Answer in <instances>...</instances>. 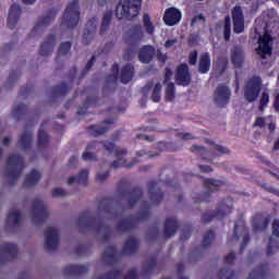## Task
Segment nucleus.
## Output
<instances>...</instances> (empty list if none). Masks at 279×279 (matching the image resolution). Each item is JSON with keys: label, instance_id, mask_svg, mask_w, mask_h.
Here are the masks:
<instances>
[{"label": "nucleus", "instance_id": "nucleus-1", "mask_svg": "<svg viewBox=\"0 0 279 279\" xmlns=\"http://www.w3.org/2000/svg\"><path fill=\"white\" fill-rule=\"evenodd\" d=\"M271 27H278L276 11H271L270 14H264V22L262 17L255 21V33L259 36L257 53L264 60L267 56H271Z\"/></svg>", "mask_w": 279, "mask_h": 279}, {"label": "nucleus", "instance_id": "nucleus-2", "mask_svg": "<svg viewBox=\"0 0 279 279\" xmlns=\"http://www.w3.org/2000/svg\"><path fill=\"white\" fill-rule=\"evenodd\" d=\"M140 252V245H124L121 252L118 251L116 245L106 246L101 258L106 266L114 267L123 256H134Z\"/></svg>", "mask_w": 279, "mask_h": 279}, {"label": "nucleus", "instance_id": "nucleus-3", "mask_svg": "<svg viewBox=\"0 0 279 279\" xmlns=\"http://www.w3.org/2000/svg\"><path fill=\"white\" fill-rule=\"evenodd\" d=\"M154 34H156V26H154L149 14L143 16V26H134L130 31L131 40L135 43L146 40L147 36H153Z\"/></svg>", "mask_w": 279, "mask_h": 279}, {"label": "nucleus", "instance_id": "nucleus-4", "mask_svg": "<svg viewBox=\"0 0 279 279\" xmlns=\"http://www.w3.org/2000/svg\"><path fill=\"white\" fill-rule=\"evenodd\" d=\"M142 0H120L116 9L118 19H134L138 16Z\"/></svg>", "mask_w": 279, "mask_h": 279}, {"label": "nucleus", "instance_id": "nucleus-5", "mask_svg": "<svg viewBox=\"0 0 279 279\" xmlns=\"http://www.w3.org/2000/svg\"><path fill=\"white\" fill-rule=\"evenodd\" d=\"M77 23H80V7L77 0H74L66 8L61 25L63 27H75Z\"/></svg>", "mask_w": 279, "mask_h": 279}, {"label": "nucleus", "instance_id": "nucleus-6", "mask_svg": "<svg viewBox=\"0 0 279 279\" xmlns=\"http://www.w3.org/2000/svg\"><path fill=\"white\" fill-rule=\"evenodd\" d=\"M258 95H260V78L255 77L246 84L244 97L248 104H252V101H256V99H258Z\"/></svg>", "mask_w": 279, "mask_h": 279}, {"label": "nucleus", "instance_id": "nucleus-7", "mask_svg": "<svg viewBox=\"0 0 279 279\" xmlns=\"http://www.w3.org/2000/svg\"><path fill=\"white\" fill-rule=\"evenodd\" d=\"M105 148L107 149V151H113L114 156H117L118 158L117 161H113V165H112L113 167H126L128 169H130L131 167H134V163L128 162L126 159H123V156L128 154L125 149L116 147L114 144L112 143L105 144Z\"/></svg>", "mask_w": 279, "mask_h": 279}, {"label": "nucleus", "instance_id": "nucleus-8", "mask_svg": "<svg viewBox=\"0 0 279 279\" xmlns=\"http://www.w3.org/2000/svg\"><path fill=\"white\" fill-rule=\"evenodd\" d=\"M8 167L10 169L9 180H16L21 178V169L23 168V158L19 155L11 156L8 160Z\"/></svg>", "mask_w": 279, "mask_h": 279}, {"label": "nucleus", "instance_id": "nucleus-9", "mask_svg": "<svg viewBox=\"0 0 279 279\" xmlns=\"http://www.w3.org/2000/svg\"><path fill=\"white\" fill-rule=\"evenodd\" d=\"M51 213L47 209V205L43 201H36L33 207V221L35 223H43Z\"/></svg>", "mask_w": 279, "mask_h": 279}, {"label": "nucleus", "instance_id": "nucleus-10", "mask_svg": "<svg viewBox=\"0 0 279 279\" xmlns=\"http://www.w3.org/2000/svg\"><path fill=\"white\" fill-rule=\"evenodd\" d=\"M19 248L16 245H1L0 246V264L4 265L8 262L16 260Z\"/></svg>", "mask_w": 279, "mask_h": 279}, {"label": "nucleus", "instance_id": "nucleus-11", "mask_svg": "<svg viewBox=\"0 0 279 279\" xmlns=\"http://www.w3.org/2000/svg\"><path fill=\"white\" fill-rule=\"evenodd\" d=\"M233 20V32L235 34H242L245 29V17L243 16V9L241 7H235L232 10Z\"/></svg>", "mask_w": 279, "mask_h": 279}, {"label": "nucleus", "instance_id": "nucleus-12", "mask_svg": "<svg viewBox=\"0 0 279 279\" xmlns=\"http://www.w3.org/2000/svg\"><path fill=\"white\" fill-rule=\"evenodd\" d=\"M89 272V268L85 265L71 264L63 268V276L66 278H76L85 276Z\"/></svg>", "mask_w": 279, "mask_h": 279}, {"label": "nucleus", "instance_id": "nucleus-13", "mask_svg": "<svg viewBox=\"0 0 279 279\" xmlns=\"http://www.w3.org/2000/svg\"><path fill=\"white\" fill-rule=\"evenodd\" d=\"M165 268L162 262H158V254H154L144 264L143 274L144 276L151 275L155 270H161Z\"/></svg>", "mask_w": 279, "mask_h": 279}, {"label": "nucleus", "instance_id": "nucleus-14", "mask_svg": "<svg viewBox=\"0 0 279 279\" xmlns=\"http://www.w3.org/2000/svg\"><path fill=\"white\" fill-rule=\"evenodd\" d=\"M182 21V12L175 8H170L166 10L163 15V22L169 27H173V25H178Z\"/></svg>", "mask_w": 279, "mask_h": 279}, {"label": "nucleus", "instance_id": "nucleus-15", "mask_svg": "<svg viewBox=\"0 0 279 279\" xmlns=\"http://www.w3.org/2000/svg\"><path fill=\"white\" fill-rule=\"evenodd\" d=\"M269 226V218L263 214H257L254 216L252 221V227L254 232H265L266 228Z\"/></svg>", "mask_w": 279, "mask_h": 279}, {"label": "nucleus", "instance_id": "nucleus-16", "mask_svg": "<svg viewBox=\"0 0 279 279\" xmlns=\"http://www.w3.org/2000/svg\"><path fill=\"white\" fill-rule=\"evenodd\" d=\"M175 80L181 86H187V84L191 83V73H189V65L181 64L178 68Z\"/></svg>", "mask_w": 279, "mask_h": 279}, {"label": "nucleus", "instance_id": "nucleus-17", "mask_svg": "<svg viewBox=\"0 0 279 279\" xmlns=\"http://www.w3.org/2000/svg\"><path fill=\"white\" fill-rule=\"evenodd\" d=\"M214 99L218 106H225L230 100V89L226 86H219L216 89Z\"/></svg>", "mask_w": 279, "mask_h": 279}, {"label": "nucleus", "instance_id": "nucleus-18", "mask_svg": "<svg viewBox=\"0 0 279 279\" xmlns=\"http://www.w3.org/2000/svg\"><path fill=\"white\" fill-rule=\"evenodd\" d=\"M19 19H21V7L19 4H13L9 12L8 27H10V29H14L16 27V23H19Z\"/></svg>", "mask_w": 279, "mask_h": 279}, {"label": "nucleus", "instance_id": "nucleus-19", "mask_svg": "<svg viewBox=\"0 0 279 279\" xmlns=\"http://www.w3.org/2000/svg\"><path fill=\"white\" fill-rule=\"evenodd\" d=\"M154 56H156L154 46H144L140 49L138 58L144 64H149V61L154 60Z\"/></svg>", "mask_w": 279, "mask_h": 279}, {"label": "nucleus", "instance_id": "nucleus-20", "mask_svg": "<svg viewBox=\"0 0 279 279\" xmlns=\"http://www.w3.org/2000/svg\"><path fill=\"white\" fill-rule=\"evenodd\" d=\"M44 236L47 245H58V243H60V233L56 227H49L45 231Z\"/></svg>", "mask_w": 279, "mask_h": 279}, {"label": "nucleus", "instance_id": "nucleus-21", "mask_svg": "<svg viewBox=\"0 0 279 279\" xmlns=\"http://www.w3.org/2000/svg\"><path fill=\"white\" fill-rule=\"evenodd\" d=\"M268 264H259L248 274V279H265L267 277Z\"/></svg>", "mask_w": 279, "mask_h": 279}, {"label": "nucleus", "instance_id": "nucleus-22", "mask_svg": "<svg viewBox=\"0 0 279 279\" xmlns=\"http://www.w3.org/2000/svg\"><path fill=\"white\" fill-rule=\"evenodd\" d=\"M209 71H210V54L208 52H205L199 57L198 72L208 73Z\"/></svg>", "mask_w": 279, "mask_h": 279}, {"label": "nucleus", "instance_id": "nucleus-23", "mask_svg": "<svg viewBox=\"0 0 279 279\" xmlns=\"http://www.w3.org/2000/svg\"><path fill=\"white\" fill-rule=\"evenodd\" d=\"M40 181V172L33 170L29 174L26 175V179L24 181V186L26 189H29L32 186H35V184H38Z\"/></svg>", "mask_w": 279, "mask_h": 279}, {"label": "nucleus", "instance_id": "nucleus-24", "mask_svg": "<svg viewBox=\"0 0 279 279\" xmlns=\"http://www.w3.org/2000/svg\"><path fill=\"white\" fill-rule=\"evenodd\" d=\"M243 50L241 48H234L231 51V62L232 64H234V68L239 69V66L243 64Z\"/></svg>", "mask_w": 279, "mask_h": 279}, {"label": "nucleus", "instance_id": "nucleus-25", "mask_svg": "<svg viewBox=\"0 0 279 279\" xmlns=\"http://www.w3.org/2000/svg\"><path fill=\"white\" fill-rule=\"evenodd\" d=\"M88 182V170H82L81 173H78L77 177H71L68 180V184L71 186V184H86Z\"/></svg>", "mask_w": 279, "mask_h": 279}, {"label": "nucleus", "instance_id": "nucleus-26", "mask_svg": "<svg viewBox=\"0 0 279 279\" xmlns=\"http://www.w3.org/2000/svg\"><path fill=\"white\" fill-rule=\"evenodd\" d=\"M97 29V24L94 22H88L87 23V31L83 35V43L85 45H88L90 40L95 38V31Z\"/></svg>", "mask_w": 279, "mask_h": 279}, {"label": "nucleus", "instance_id": "nucleus-27", "mask_svg": "<svg viewBox=\"0 0 279 279\" xmlns=\"http://www.w3.org/2000/svg\"><path fill=\"white\" fill-rule=\"evenodd\" d=\"M53 47H56V37H49L47 41L41 45L40 53L41 56H49L51 51H53Z\"/></svg>", "mask_w": 279, "mask_h": 279}, {"label": "nucleus", "instance_id": "nucleus-28", "mask_svg": "<svg viewBox=\"0 0 279 279\" xmlns=\"http://www.w3.org/2000/svg\"><path fill=\"white\" fill-rule=\"evenodd\" d=\"M175 230H178V222L173 219H167L165 223V236H173L175 234Z\"/></svg>", "mask_w": 279, "mask_h": 279}, {"label": "nucleus", "instance_id": "nucleus-29", "mask_svg": "<svg viewBox=\"0 0 279 279\" xmlns=\"http://www.w3.org/2000/svg\"><path fill=\"white\" fill-rule=\"evenodd\" d=\"M132 77H134V68L132 65L124 66L121 74V82L128 84L132 82Z\"/></svg>", "mask_w": 279, "mask_h": 279}, {"label": "nucleus", "instance_id": "nucleus-30", "mask_svg": "<svg viewBox=\"0 0 279 279\" xmlns=\"http://www.w3.org/2000/svg\"><path fill=\"white\" fill-rule=\"evenodd\" d=\"M16 223H21V211L13 209L8 215L7 226H16Z\"/></svg>", "mask_w": 279, "mask_h": 279}, {"label": "nucleus", "instance_id": "nucleus-31", "mask_svg": "<svg viewBox=\"0 0 279 279\" xmlns=\"http://www.w3.org/2000/svg\"><path fill=\"white\" fill-rule=\"evenodd\" d=\"M208 245H203V246H197L196 248L192 250L190 253H189V260L190 262H196V260H199L201 257H202V251H207L208 250Z\"/></svg>", "mask_w": 279, "mask_h": 279}, {"label": "nucleus", "instance_id": "nucleus-32", "mask_svg": "<svg viewBox=\"0 0 279 279\" xmlns=\"http://www.w3.org/2000/svg\"><path fill=\"white\" fill-rule=\"evenodd\" d=\"M232 213V202L228 201L227 203H221L218 207V215L216 216L217 219L219 217H223L225 215H230Z\"/></svg>", "mask_w": 279, "mask_h": 279}, {"label": "nucleus", "instance_id": "nucleus-33", "mask_svg": "<svg viewBox=\"0 0 279 279\" xmlns=\"http://www.w3.org/2000/svg\"><path fill=\"white\" fill-rule=\"evenodd\" d=\"M279 239V220L275 219L271 223V235L269 238L270 243L278 241Z\"/></svg>", "mask_w": 279, "mask_h": 279}, {"label": "nucleus", "instance_id": "nucleus-34", "mask_svg": "<svg viewBox=\"0 0 279 279\" xmlns=\"http://www.w3.org/2000/svg\"><path fill=\"white\" fill-rule=\"evenodd\" d=\"M235 276L234 270L230 268H223L218 272V279H233Z\"/></svg>", "mask_w": 279, "mask_h": 279}, {"label": "nucleus", "instance_id": "nucleus-35", "mask_svg": "<svg viewBox=\"0 0 279 279\" xmlns=\"http://www.w3.org/2000/svg\"><path fill=\"white\" fill-rule=\"evenodd\" d=\"M121 270H110L105 275L98 276L96 279H120Z\"/></svg>", "mask_w": 279, "mask_h": 279}, {"label": "nucleus", "instance_id": "nucleus-36", "mask_svg": "<svg viewBox=\"0 0 279 279\" xmlns=\"http://www.w3.org/2000/svg\"><path fill=\"white\" fill-rule=\"evenodd\" d=\"M175 97V86L172 83H169L166 87V99L168 101H173Z\"/></svg>", "mask_w": 279, "mask_h": 279}, {"label": "nucleus", "instance_id": "nucleus-37", "mask_svg": "<svg viewBox=\"0 0 279 279\" xmlns=\"http://www.w3.org/2000/svg\"><path fill=\"white\" fill-rule=\"evenodd\" d=\"M90 247L89 245H78L76 248H75V255L77 257H83V256H87L89 251H90Z\"/></svg>", "mask_w": 279, "mask_h": 279}, {"label": "nucleus", "instance_id": "nucleus-38", "mask_svg": "<svg viewBox=\"0 0 279 279\" xmlns=\"http://www.w3.org/2000/svg\"><path fill=\"white\" fill-rule=\"evenodd\" d=\"M235 239L236 240L242 239L244 245H246V243H250V235L245 230L239 231V229H235Z\"/></svg>", "mask_w": 279, "mask_h": 279}, {"label": "nucleus", "instance_id": "nucleus-39", "mask_svg": "<svg viewBox=\"0 0 279 279\" xmlns=\"http://www.w3.org/2000/svg\"><path fill=\"white\" fill-rule=\"evenodd\" d=\"M110 21H112V12H107L102 17L101 32H106L108 29Z\"/></svg>", "mask_w": 279, "mask_h": 279}, {"label": "nucleus", "instance_id": "nucleus-40", "mask_svg": "<svg viewBox=\"0 0 279 279\" xmlns=\"http://www.w3.org/2000/svg\"><path fill=\"white\" fill-rule=\"evenodd\" d=\"M223 34H225V39L230 40V34H231L230 16H227L225 20Z\"/></svg>", "mask_w": 279, "mask_h": 279}, {"label": "nucleus", "instance_id": "nucleus-41", "mask_svg": "<svg viewBox=\"0 0 279 279\" xmlns=\"http://www.w3.org/2000/svg\"><path fill=\"white\" fill-rule=\"evenodd\" d=\"M32 143V134L24 133L20 138V145L23 147H29V144Z\"/></svg>", "mask_w": 279, "mask_h": 279}, {"label": "nucleus", "instance_id": "nucleus-42", "mask_svg": "<svg viewBox=\"0 0 279 279\" xmlns=\"http://www.w3.org/2000/svg\"><path fill=\"white\" fill-rule=\"evenodd\" d=\"M162 90V85L157 84L153 89V101H160V92Z\"/></svg>", "mask_w": 279, "mask_h": 279}, {"label": "nucleus", "instance_id": "nucleus-43", "mask_svg": "<svg viewBox=\"0 0 279 279\" xmlns=\"http://www.w3.org/2000/svg\"><path fill=\"white\" fill-rule=\"evenodd\" d=\"M109 125H110V122H104L100 128L93 126L92 130H94L95 134L100 135V134H105L108 128H110Z\"/></svg>", "mask_w": 279, "mask_h": 279}, {"label": "nucleus", "instance_id": "nucleus-44", "mask_svg": "<svg viewBox=\"0 0 279 279\" xmlns=\"http://www.w3.org/2000/svg\"><path fill=\"white\" fill-rule=\"evenodd\" d=\"M228 66V59L227 58H221L218 60L217 63V71H219L220 73H223L226 71V68Z\"/></svg>", "mask_w": 279, "mask_h": 279}, {"label": "nucleus", "instance_id": "nucleus-45", "mask_svg": "<svg viewBox=\"0 0 279 279\" xmlns=\"http://www.w3.org/2000/svg\"><path fill=\"white\" fill-rule=\"evenodd\" d=\"M206 186L209 187L210 191H215L218 186H221V181L208 179L206 181Z\"/></svg>", "mask_w": 279, "mask_h": 279}, {"label": "nucleus", "instance_id": "nucleus-46", "mask_svg": "<svg viewBox=\"0 0 279 279\" xmlns=\"http://www.w3.org/2000/svg\"><path fill=\"white\" fill-rule=\"evenodd\" d=\"M266 104H269V92H264L262 94L259 110H262V111L265 110Z\"/></svg>", "mask_w": 279, "mask_h": 279}, {"label": "nucleus", "instance_id": "nucleus-47", "mask_svg": "<svg viewBox=\"0 0 279 279\" xmlns=\"http://www.w3.org/2000/svg\"><path fill=\"white\" fill-rule=\"evenodd\" d=\"M68 51H71V43L66 41L59 48V56H66Z\"/></svg>", "mask_w": 279, "mask_h": 279}, {"label": "nucleus", "instance_id": "nucleus-48", "mask_svg": "<svg viewBox=\"0 0 279 279\" xmlns=\"http://www.w3.org/2000/svg\"><path fill=\"white\" fill-rule=\"evenodd\" d=\"M191 151L193 154H201V156L208 154V150L206 148L197 145L192 146Z\"/></svg>", "mask_w": 279, "mask_h": 279}, {"label": "nucleus", "instance_id": "nucleus-49", "mask_svg": "<svg viewBox=\"0 0 279 279\" xmlns=\"http://www.w3.org/2000/svg\"><path fill=\"white\" fill-rule=\"evenodd\" d=\"M205 245H210V243H215V232L210 231L204 236Z\"/></svg>", "mask_w": 279, "mask_h": 279}, {"label": "nucleus", "instance_id": "nucleus-50", "mask_svg": "<svg viewBox=\"0 0 279 279\" xmlns=\"http://www.w3.org/2000/svg\"><path fill=\"white\" fill-rule=\"evenodd\" d=\"M59 247H60L59 245H45L44 252H46L47 254H53L58 252Z\"/></svg>", "mask_w": 279, "mask_h": 279}, {"label": "nucleus", "instance_id": "nucleus-51", "mask_svg": "<svg viewBox=\"0 0 279 279\" xmlns=\"http://www.w3.org/2000/svg\"><path fill=\"white\" fill-rule=\"evenodd\" d=\"M234 260H235L234 252H230V254H228L227 257L223 258V263L228 265H232Z\"/></svg>", "mask_w": 279, "mask_h": 279}, {"label": "nucleus", "instance_id": "nucleus-52", "mask_svg": "<svg viewBox=\"0 0 279 279\" xmlns=\"http://www.w3.org/2000/svg\"><path fill=\"white\" fill-rule=\"evenodd\" d=\"M64 195H66V191L57 187L52 191V197H64Z\"/></svg>", "mask_w": 279, "mask_h": 279}, {"label": "nucleus", "instance_id": "nucleus-53", "mask_svg": "<svg viewBox=\"0 0 279 279\" xmlns=\"http://www.w3.org/2000/svg\"><path fill=\"white\" fill-rule=\"evenodd\" d=\"M190 64L195 65L197 64V51H192L189 57Z\"/></svg>", "mask_w": 279, "mask_h": 279}, {"label": "nucleus", "instance_id": "nucleus-54", "mask_svg": "<svg viewBox=\"0 0 279 279\" xmlns=\"http://www.w3.org/2000/svg\"><path fill=\"white\" fill-rule=\"evenodd\" d=\"M267 120L265 118H257V120L255 121L256 128H265Z\"/></svg>", "mask_w": 279, "mask_h": 279}, {"label": "nucleus", "instance_id": "nucleus-55", "mask_svg": "<svg viewBox=\"0 0 279 279\" xmlns=\"http://www.w3.org/2000/svg\"><path fill=\"white\" fill-rule=\"evenodd\" d=\"M123 279H137V272L135 269H131L128 271L126 277Z\"/></svg>", "mask_w": 279, "mask_h": 279}, {"label": "nucleus", "instance_id": "nucleus-56", "mask_svg": "<svg viewBox=\"0 0 279 279\" xmlns=\"http://www.w3.org/2000/svg\"><path fill=\"white\" fill-rule=\"evenodd\" d=\"M38 141H39L40 145H43V143H45V141H47V132L39 131Z\"/></svg>", "mask_w": 279, "mask_h": 279}, {"label": "nucleus", "instance_id": "nucleus-57", "mask_svg": "<svg viewBox=\"0 0 279 279\" xmlns=\"http://www.w3.org/2000/svg\"><path fill=\"white\" fill-rule=\"evenodd\" d=\"M178 44V39H168L165 44L166 49H171V47Z\"/></svg>", "mask_w": 279, "mask_h": 279}, {"label": "nucleus", "instance_id": "nucleus-58", "mask_svg": "<svg viewBox=\"0 0 279 279\" xmlns=\"http://www.w3.org/2000/svg\"><path fill=\"white\" fill-rule=\"evenodd\" d=\"M216 151H218V154H230V150L223 146H216Z\"/></svg>", "mask_w": 279, "mask_h": 279}, {"label": "nucleus", "instance_id": "nucleus-59", "mask_svg": "<svg viewBox=\"0 0 279 279\" xmlns=\"http://www.w3.org/2000/svg\"><path fill=\"white\" fill-rule=\"evenodd\" d=\"M83 160H95V155H93V153H84L83 154Z\"/></svg>", "mask_w": 279, "mask_h": 279}, {"label": "nucleus", "instance_id": "nucleus-60", "mask_svg": "<svg viewBox=\"0 0 279 279\" xmlns=\"http://www.w3.org/2000/svg\"><path fill=\"white\" fill-rule=\"evenodd\" d=\"M177 269H178V274L180 276H182L184 274V270H185V265L183 263H180V264H178Z\"/></svg>", "mask_w": 279, "mask_h": 279}, {"label": "nucleus", "instance_id": "nucleus-61", "mask_svg": "<svg viewBox=\"0 0 279 279\" xmlns=\"http://www.w3.org/2000/svg\"><path fill=\"white\" fill-rule=\"evenodd\" d=\"M279 246H275V245H267V248H266V255L267 256H271L272 255V251L275 248H278Z\"/></svg>", "mask_w": 279, "mask_h": 279}, {"label": "nucleus", "instance_id": "nucleus-62", "mask_svg": "<svg viewBox=\"0 0 279 279\" xmlns=\"http://www.w3.org/2000/svg\"><path fill=\"white\" fill-rule=\"evenodd\" d=\"M180 138H183V141H191V138H193V135H191V133H181Z\"/></svg>", "mask_w": 279, "mask_h": 279}, {"label": "nucleus", "instance_id": "nucleus-63", "mask_svg": "<svg viewBox=\"0 0 279 279\" xmlns=\"http://www.w3.org/2000/svg\"><path fill=\"white\" fill-rule=\"evenodd\" d=\"M172 75H173V72H171V70L167 69L166 73H165V82H168L169 80H171Z\"/></svg>", "mask_w": 279, "mask_h": 279}, {"label": "nucleus", "instance_id": "nucleus-64", "mask_svg": "<svg viewBox=\"0 0 279 279\" xmlns=\"http://www.w3.org/2000/svg\"><path fill=\"white\" fill-rule=\"evenodd\" d=\"M274 107H275V110H277V112H279V94H277L275 97Z\"/></svg>", "mask_w": 279, "mask_h": 279}]
</instances>
